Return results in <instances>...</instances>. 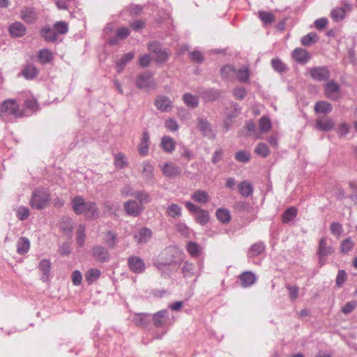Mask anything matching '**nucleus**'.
Returning <instances> with one entry per match:
<instances>
[{"instance_id": "6e6d98bb", "label": "nucleus", "mask_w": 357, "mask_h": 357, "mask_svg": "<svg viewBox=\"0 0 357 357\" xmlns=\"http://www.w3.org/2000/svg\"><path fill=\"white\" fill-rule=\"evenodd\" d=\"M16 216L20 220H26L30 215V211L28 207L20 206L16 209Z\"/></svg>"}, {"instance_id": "bb28decb", "label": "nucleus", "mask_w": 357, "mask_h": 357, "mask_svg": "<svg viewBox=\"0 0 357 357\" xmlns=\"http://www.w3.org/2000/svg\"><path fill=\"white\" fill-rule=\"evenodd\" d=\"M314 109L316 113L327 114L332 112V105L326 101L321 100L315 103Z\"/></svg>"}, {"instance_id": "0e129e2a", "label": "nucleus", "mask_w": 357, "mask_h": 357, "mask_svg": "<svg viewBox=\"0 0 357 357\" xmlns=\"http://www.w3.org/2000/svg\"><path fill=\"white\" fill-rule=\"evenodd\" d=\"M271 128V123L270 119L266 116H262L259 119V128L261 132H266Z\"/></svg>"}, {"instance_id": "e433bc0d", "label": "nucleus", "mask_w": 357, "mask_h": 357, "mask_svg": "<svg viewBox=\"0 0 357 357\" xmlns=\"http://www.w3.org/2000/svg\"><path fill=\"white\" fill-rule=\"evenodd\" d=\"M40 271L43 272V276L42 280L43 282H45L48 280L50 268H51V264L50 261L47 259H43L40 261L38 266Z\"/></svg>"}, {"instance_id": "680f3d73", "label": "nucleus", "mask_w": 357, "mask_h": 357, "mask_svg": "<svg viewBox=\"0 0 357 357\" xmlns=\"http://www.w3.org/2000/svg\"><path fill=\"white\" fill-rule=\"evenodd\" d=\"M221 75L225 79H230L236 74V69L231 66H225L221 68Z\"/></svg>"}, {"instance_id": "9b49d317", "label": "nucleus", "mask_w": 357, "mask_h": 357, "mask_svg": "<svg viewBox=\"0 0 357 357\" xmlns=\"http://www.w3.org/2000/svg\"><path fill=\"white\" fill-rule=\"evenodd\" d=\"M340 87L334 80H331L325 85L324 94L326 98L337 100L340 98Z\"/></svg>"}, {"instance_id": "49530a36", "label": "nucleus", "mask_w": 357, "mask_h": 357, "mask_svg": "<svg viewBox=\"0 0 357 357\" xmlns=\"http://www.w3.org/2000/svg\"><path fill=\"white\" fill-rule=\"evenodd\" d=\"M197 222L201 225H205L209 220V213L206 210L201 209L196 215Z\"/></svg>"}, {"instance_id": "412c9836", "label": "nucleus", "mask_w": 357, "mask_h": 357, "mask_svg": "<svg viewBox=\"0 0 357 357\" xmlns=\"http://www.w3.org/2000/svg\"><path fill=\"white\" fill-rule=\"evenodd\" d=\"M293 58L299 63H306L310 59V54L303 48H296L292 52Z\"/></svg>"}, {"instance_id": "dca6fc26", "label": "nucleus", "mask_w": 357, "mask_h": 357, "mask_svg": "<svg viewBox=\"0 0 357 357\" xmlns=\"http://www.w3.org/2000/svg\"><path fill=\"white\" fill-rule=\"evenodd\" d=\"M164 176L168 178H174L181 173V168L172 162H167L162 167Z\"/></svg>"}, {"instance_id": "37998d69", "label": "nucleus", "mask_w": 357, "mask_h": 357, "mask_svg": "<svg viewBox=\"0 0 357 357\" xmlns=\"http://www.w3.org/2000/svg\"><path fill=\"white\" fill-rule=\"evenodd\" d=\"M100 275V271L98 268H91L85 273V279L89 284L96 281Z\"/></svg>"}, {"instance_id": "5fc2aeb1", "label": "nucleus", "mask_w": 357, "mask_h": 357, "mask_svg": "<svg viewBox=\"0 0 357 357\" xmlns=\"http://www.w3.org/2000/svg\"><path fill=\"white\" fill-rule=\"evenodd\" d=\"M186 249L188 253L194 257H198L201 252L200 246L192 241L188 243Z\"/></svg>"}, {"instance_id": "473e14b6", "label": "nucleus", "mask_w": 357, "mask_h": 357, "mask_svg": "<svg viewBox=\"0 0 357 357\" xmlns=\"http://www.w3.org/2000/svg\"><path fill=\"white\" fill-rule=\"evenodd\" d=\"M161 146L167 153H172L175 149L174 139L168 136H164L161 139Z\"/></svg>"}, {"instance_id": "2f4dec72", "label": "nucleus", "mask_w": 357, "mask_h": 357, "mask_svg": "<svg viewBox=\"0 0 357 357\" xmlns=\"http://www.w3.org/2000/svg\"><path fill=\"white\" fill-rule=\"evenodd\" d=\"M30 248V242L26 237H21L17 243V251L20 255L26 253Z\"/></svg>"}, {"instance_id": "a18cd8bd", "label": "nucleus", "mask_w": 357, "mask_h": 357, "mask_svg": "<svg viewBox=\"0 0 357 357\" xmlns=\"http://www.w3.org/2000/svg\"><path fill=\"white\" fill-rule=\"evenodd\" d=\"M181 272L184 278H191L195 273V266L193 264L185 261L181 268Z\"/></svg>"}, {"instance_id": "f3484780", "label": "nucleus", "mask_w": 357, "mask_h": 357, "mask_svg": "<svg viewBox=\"0 0 357 357\" xmlns=\"http://www.w3.org/2000/svg\"><path fill=\"white\" fill-rule=\"evenodd\" d=\"M8 32L14 38H20L26 34V28L22 22H15L9 26Z\"/></svg>"}, {"instance_id": "8fccbe9b", "label": "nucleus", "mask_w": 357, "mask_h": 357, "mask_svg": "<svg viewBox=\"0 0 357 357\" xmlns=\"http://www.w3.org/2000/svg\"><path fill=\"white\" fill-rule=\"evenodd\" d=\"M117 234L112 231H107L105 233V242L109 248H114L116 245Z\"/></svg>"}, {"instance_id": "13d9d810", "label": "nucleus", "mask_w": 357, "mask_h": 357, "mask_svg": "<svg viewBox=\"0 0 357 357\" xmlns=\"http://www.w3.org/2000/svg\"><path fill=\"white\" fill-rule=\"evenodd\" d=\"M55 32L56 33V36L58 34H66L68 31V25L66 22L63 21H59L56 22L53 26Z\"/></svg>"}, {"instance_id": "79ce46f5", "label": "nucleus", "mask_w": 357, "mask_h": 357, "mask_svg": "<svg viewBox=\"0 0 357 357\" xmlns=\"http://www.w3.org/2000/svg\"><path fill=\"white\" fill-rule=\"evenodd\" d=\"M61 229L66 235H70L73 231V222L68 217L62 218V222L61 223Z\"/></svg>"}, {"instance_id": "f8f14e48", "label": "nucleus", "mask_w": 357, "mask_h": 357, "mask_svg": "<svg viewBox=\"0 0 357 357\" xmlns=\"http://www.w3.org/2000/svg\"><path fill=\"white\" fill-rule=\"evenodd\" d=\"M1 112H6L12 114L16 117L22 116V113L20 112L19 105L15 100L8 99L3 102L0 108Z\"/></svg>"}, {"instance_id": "a878e982", "label": "nucleus", "mask_w": 357, "mask_h": 357, "mask_svg": "<svg viewBox=\"0 0 357 357\" xmlns=\"http://www.w3.org/2000/svg\"><path fill=\"white\" fill-rule=\"evenodd\" d=\"M168 319V312L166 310H160L153 316V324L155 327L163 326Z\"/></svg>"}, {"instance_id": "774afa93", "label": "nucleus", "mask_w": 357, "mask_h": 357, "mask_svg": "<svg viewBox=\"0 0 357 357\" xmlns=\"http://www.w3.org/2000/svg\"><path fill=\"white\" fill-rule=\"evenodd\" d=\"M236 160L241 162H248L250 160V153L248 151H238L235 155Z\"/></svg>"}, {"instance_id": "1a4fd4ad", "label": "nucleus", "mask_w": 357, "mask_h": 357, "mask_svg": "<svg viewBox=\"0 0 357 357\" xmlns=\"http://www.w3.org/2000/svg\"><path fill=\"white\" fill-rule=\"evenodd\" d=\"M126 213L132 217H138L144 210V207L135 200L129 199L123 204Z\"/></svg>"}, {"instance_id": "6e6552de", "label": "nucleus", "mask_w": 357, "mask_h": 357, "mask_svg": "<svg viewBox=\"0 0 357 357\" xmlns=\"http://www.w3.org/2000/svg\"><path fill=\"white\" fill-rule=\"evenodd\" d=\"M334 251L335 250L332 246L327 245L326 237H322L319 240L317 255L321 266L325 263L326 257L332 255Z\"/></svg>"}, {"instance_id": "de8ad7c7", "label": "nucleus", "mask_w": 357, "mask_h": 357, "mask_svg": "<svg viewBox=\"0 0 357 357\" xmlns=\"http://www.w3.org/2000/svg\"><path fill=\"white\" fill-rule=\"evenodd\" d=\"M85 238H86V234H85V227L84 225H79L77 230V237H76V242L79 247H83L85 243Z\"/></svg>"}, {"instance_id": "c03bdc74", "label": "nucleus", "mask_w": 357, "mask_h": 357, "mask_svg": "<svg viewBox=\"0 0 357 357\" xmlns=\"http://www.w3.org/2000/svg\"><path fill=\"white\" fill-rule=\"evenodd\" d=\"M318 40L317 33L310 32L307 35L303 36L301 39V43L304 46H310L312 43Z\"/></svg>"}, {"instance_id": "7c9ffc66", "label": "nucleus", "mask_w": 357, "mask_h": 357, "mask_svg": "<svg viewBox=\"0 0 357 357\" xmlns=\"http://www.w3.org/2000/svg\"><path fill=\"white\" fill-rule=\"evenodd\" d=\"M149 317L147 313H137L133 317V322L137 326L144 327L149 324Z\"/></svg>"}, {"instance_id": "4c0bfd02", "label": "nucleus", "mask_w": 357, "mask_h": 357, "mask_svg": "<svg viewBox=\"0 0 357 357\" xmlns=\"http://www.w3.org/2000/svg\"><path fill=\"white\" fill-rule=\"evenodd\" d=\"M236 78L240 82L247 83L250 79V71L248 68H241L236 70Z\"/></svg>"}, {"instance_id": "39448f33", "label": "nucleus", "mask_w": 357, "mask_h": 357, "mask_svg": "<svg viewBox=\"0 0 357 357\" xmlns=\"http://www.w3.org/2000/svg\"><path fill=\"white\" fill-rule=\"evenodd\" d=\"M147 49L155 54V60L157 63L166 62L171 55V53L163 49L161 43L156 40L150 42L147 45Z\"/></svg>"}, {"instance_id": "0eeeda50", "label": "nucleus", "mask_w": 357, "mask_h": 357, "mask_svg": "<svg viewBox=\"0 0 357 357\" xmlns=\"http://www.w3.org/2000/svg\"><path fill=\"white\" fill-rule=\"evenodd\" d=\"M308 70L310 77L315 81H327L331 77L330 70L326 66L314 67Z\"/></svg>"}, {"instance_id": "4be33fe9", "label": "nucleus", "mask_w": 357, "mask_h": 357, "mask_svg": "<svg viewBox=\"0 0 357 357\" xmlns=\"http://www.w3.org/2000/svg\"><path fill=\"white\" fill-rule=\"evenodd\" d=\"M150 137L147 131L143 132L141 142L138 145V151L142 156H146L149 153Z\"/></svg>"}, {"instance_id": "c9c22d12", "label": "nucleus", "mask_w": 357, "mask_h": 357, "mask_svg": "<svg viewBox=\"0 0 357 357\" xmlns=\"http://www.w3.org/2000/svg\"><path fill=\"white\" fill-rule=\"evenodd\" d=\"M133 197L138 201V203L143 206L144 204H148L151 202V199L150 195L142 190H137L133 192Z\"/></svg>"}, {"instance_id": "58836bf2", "label": "nucleus", "mask_w": 357, "mask_h": 357, "mask_svg": "<svg viewBox=\"0 0 357 357\" xmlns=\"http://www.w3.org/2000/svg\"><path fill=\"white\" fill-rule=\"evenodd\" d=\"M182 208L177 204H172L167 208L166 213L167 214L173 218H179L181 216Z\"/></svg>"}, {"instance_id": "72a5a7b5", "label": "nucleus", "mask_w": 357, "mask_h": 357, "mask_svg": "<svg viewBox=\"0 0 357 357\" xmlns=\"http://www.w3.org/2000/svg\"><path fill=\"white\" fill-rule=\"evenodd\" d=\"M183 100L187 106L192 108H196L199 105L198 97L190 93L183 94Z\"/></svg>"}, {"instance_id": "e2e57ef3", "label": "nucleus", "mask_w": 357, "mask_h": 357, "mask_svg": "<svg viewBox=\"0 0 357 357\" xmlns=\"http://www.w3.org/2000/svg\"><path fill=\"white\" fill-rule=\"evenodd\" d=\"M38 58L43 63L50 62L52 59V53L47 49L40 50L38 52Z\"/></svg>"}, {"instance_id": "6ab92c4d", "label": "nucleus", "mask_w": 357, "mask_h": 357, "mask_svg": "<svg viewBox=\"0 0 357 357\" xmlns=\"http://www.w3.org/2000/svg\"><path fill=\"white\" fill-rule=\"evenodd\" d=\"M152 236V231L147 227H142L134 235V238L138 244L147 243Z\"/></svg>"}, {"instance_id": "3c124183", "label": "nucleus", "mask_w": 357, "mask_h": 357, "mask_svg": "<svg viewBox=\"0 0 357 357\" xmlns=\"http://www.w3.org/2000/svg\"><path fill=\"white\" fill-rule=\"evenodd\" d=\"M297 215V209L295 207L287 208L282 215V221L287 223L294 220Z\"/></svg>"}, {"instance_id": "f257e3e1", "label": "nucleus", "mask_w": 357, "mask_h": 357, "mask_svg": "<svg viewBox=\"0 0 357 357\" xmlns=\"http://www.w3.org/2000/svg\"><path fill=\"white\" fill-rule=\"evenodd\" d=\"M72 208L76 215L84 213L86 216L91 218H98L99 217V210L96 202H86L82 196H75L71 201Z\"/></svg>"}, {"instance_id": "f704fd0d", "label": "nucleus", "mask_w": 357, "mask_h": 357, "mask_svg": "<svg viewBox=\"0 0 357 357\" xmlns=\"http://www.w3.org/2000/svg\"><path fill=\"white\" fill-rule=\"evenodd\" d=\"M192 199L196 202L205 204L209 201V196L206 191L198 190L192 194Z\"/></svg>"}, {"instance_id": "9d476101", "label": "nucleus", "mask_w": 357, "mask_h": 357, "mask_svg": "<svg viewBox=\"0 0 357 357\" xmlns=\"http://www.w3.org/2000/svg\"><path fill=\"white\" fill-rule=\"evenodd\" d=\"M91 252L92 256L97 261L105 263L109 261L110 259L109 252L106 248L102 245H93L91 249Z\"/></svg>"}, {"instance_id": "a211bd4d", "label": "nucleus", "mask_w": 357, "mask_h": 357, "mask_svg": "<svg viewBox=\"0 0 357 357\" xmlns=\"http://www.w3.org/2000/svg\"><path fill=\"white\" fill-rule=\"evenodd\" d=\"M334 126V121L330 118L319 117L315 121V128L321 131H330Z\"/></svg>"}, {"instance_id": "ea45409f", "label": "nucleus", "mask_w": 357, "mask_h": 357, "mask_svg": "<svg viewBox=\"0 0 357 357\" xmlns=\"http://www.w3.org/2000/svg\"><path fill=\"white\" fill-rule=\"evenodd\" d=\"M38 71L35 66L26 65L22 71V74L26 79H33L37 76Z\"/></svg>"}, {"instance_id": "5701e85b", "label": "nucleus", "mask_w": 357, "mask_h": 357, "mask_svg": "<svg viewBox=\"0 0 357 357\" xmlns=\"http://www.w3.org/2000/svg\"><path fill=\"white\" fill-rule=\"evenodd\" d=\"M40 33L41 37L47 42H54L57 40L58 36H56L54 27H51L50 25L43 26Z\"/></svg>"}, {"instance_id": "4468645a", "label": "nucleus", "mask_w": 357, "mask_h": 357, "mask_svg": "<svg viewBox=\"0 0 357 357\" xmlns=\"http://www.w3.org/2000/svg\"><path fill=\"white\" fill-rule=\"evenodd\" d=\"M21 19L27 24L35 23L38 19V15L33 8L25 7L20 11Z\"/></svg>"}, {"instance_id": "20e7f679", "label": "nucleus", "mask_w": 357, "mask_h": 357, "mask_svg": "<svg viewBox=\"0 0 357 357\" xmlns=\"http://www.w3.org/2000/svg\"><path fill=\"white\" fill-rule=\"evenodd\" d=\"M135 86L137 89L146 91L155 89L156 84L153 78V73L151 71L139 73L135 79Z\"/></svg>"}, {"instance_id": "864d4df0", "label": "nucleus", "mask_w": 357, "mask_h": 357, "mask_svg": "<svg viewBox=\"0 0 357 357\" xmlns=\"http://www.w3.org/2000/svg\"><path fill=\"white\" fill-rule=\"evenodd\" d=\"M255 152L262 158H266L270 155V150L264 143H259L255 149Z\"/></svg>"}, {"instance_id": "393cba45", "label": "nucleus", "mask_w": 357, "mask_h": 357, "mask_svg": "<svg viewBox=\"0 0 357 357\" xmlns=\"http://www.w3.org/2000/svg\"><path fill=\"white\" fill-rule=\"evenodd\" d=\"M200 96L206 101V102H212L217 100L220 93L218 90L214 89H204L202 91H199Z\"/></svg>"}, {"instance_id": "338daca9", "label": "nucleus", "mask_w": 357, "mask_h": 357, "mask_svg": "<svg viewBox=\"0 0 357 357\" xmlns=\"http://www.w3.org/2000/svg\"><path fill=\"white\" fill-rule=\"evenodd\" d=\"M330 230L332 234L335 236L337 238H340L343 233L342 226L339 222H333L331 225Z\"/></svg>"}, {"instance_id": "c756f323", "label": "nucleus", "mask_w": 357, "mask_h": 357, "mask_svg": "<svg viewBox=\"0 0 357 357\" xmlns=\"http://www.w3.org/2000/svg\"><path fill=\"white\" fill-rule=\"evenodd\" d=\"M265 250V245L263 242H258L251 245L248 252V257H254L261 255Z\"/></svg>"}, {"instance_id": "603ef678", "label": "nucleus", "mask_w": 357, "mask_h": 357, "mask_svg": "<svg viewBox=\"0 0 357 357\" xmlns=\"http://www.w3.org/2000/svg\"><path fill=\"white\" fill-rule=\"evenodd\" d=\"M271 65L275 71L282 73L287 70V66L279 59H273L271 61Z\"/></svg>"}, {"instance_id": "09e8293b", "label": "nucleus", "mask_w": 357, "mask_h": 357, "mask_svg": "<svg viewBox=\"0 0 357 357\" xmlns=\"http://www.w3.org/2000/svg\"><path fill=\"white\" fill-rule=\"evenodd\" d=\"M354 245L355 243L351 238H347L341 242L340 248V252L343 254H347L354 248Z\"/></svg>"}, {"instance_id": "bf43d9fd", "label": "nucleus", "mask_w": 357, "mask_h": 357, "mask_svg": "<svg viewBox=\"0 0 357 357\" xmlns=\"http://www.w3.org/2000/svg\"><path fill=\"white\" fill-rule=\"evenodd\" d=\"M234 208L240 213H250L252 207L246 202H238L234 204Z\"/></svg>"}, {"instance_id": "a19ab883", "label": "nucleus", "mask_w": 357, "mask_h": 357, "mask_svg": "<svg viewBox=\"0 0 357 357\" xmlns=\"http://www.w3.org/2000/svg\"><path fill=\"white\" fill-rule=\"evenodd\" d=\"M216 217L220 222L224 224L229 222L231 220L229 210L222 208L216 211Z\"/></svg>"}, {"instance_id": "aec40b11", "label": "nucleus", "mask_w": 357, "mask_h": 357, "mask_svg": "<svg viewBox=\"0 0 357 357\" xmlns=\"http://www.w3.org/2000/svg\"><path fill=\"white\" fill-rule=\"evenodd\" d=\"M197 128L204 136L210 137L211 135H214L212 131L211 125L206 118H197Z\"/></svg>"}, {"instance_id": "4d7b16f0", "label": "nucleus", "mask_w": 357, "mask_h": 357, "mask_svg": "<svg viewBox=\"0 0 357 357\" xmlns=\"http://www.w3.org/2000/svg\"><path fill=\"white\" fill-rule=\"evenodd\" d=\"M258 16L265 24H271L275 21V16L270 12L259 11Z\"/></svg>"}, {"instance_id": "ddd939ff", "label": "nucleus", "mask_w": 357, "mask_h": 357, "mask_svg": "<svg viewBox=\"0 0 357 357\" xmlns=\"http://www.w3.org/2000/svg\"><path fill=\"white\" fill-rule=\"evenodd\" d=\"M141 176L143 179L146 182H151L154 178V167L153 165L148 160L144 161L139 168Z\"/></svg>"}, {"instance_id": "69168bd1", "label": "nucleus", "mask_w": 357, "mask_h": 357, "mask_svg": "<svg viewBox=\"0 0 357 357\" xmlns=\"http://www.w3.org/2000/svg\"><path fill=\"white\" fill-rule=\"evenodd\" d=\"M331 15L332 18L334 20H335L336 22L341 21L344 17L345 10L342 8H337L333 9L331 11Z\"/></svg>"}, {"instance_id": "f03ea898", "label": "nucleus", "mask_w": 357, "mask_h": 357, "mask_svg": "<svg viewBox=\"0 0 357 357\" xmlns=\"http://www.w3.org/2000/svg\"><path fill=\"white\" fill-rule=\"evenodd\" d=\"M50 199V191L48 188H38L33 191L29 204L32 208L42 210L48 206Z\"/></svg>"}, {"instance_id": "c85d7f7f", "label": "nucleus", "mask_w": 357, "mask_h": 357, "mask_svg": "<svg viewBox=\"0 0 357 357\" xmlns=\"http://www.w3.org/2000/svg\"><path fill=\"white\" fill-rule=\"evenodd\" d=\"M135 56L132 52L125 54L121 59L116 62V68L118 73H121L123 70L126 65L130 62Z\"/></svg>"}, {"instance_id": "7ed1b4c3", "label": "nucleus", "mask_w": 357, "mask_h": 357, "mask_svg": "<svg viewBox=\"0 0 357 357\" xmlns=\"http://www.w3.org/2000/svg\"><path fill=\"white\" fill-rule=\"evenodd\" d=\"M174 265H176V262L174 259L173 250L171 249L165 250L155 263L156 268L164 276L168 275L167 271H170L169 267Z\"/></svg>"}, {"instance_id": "b1692460", "label": "nucleus", "mask_w": 357, "mask_h": 357, "mask_svg": "<svg viewBox=\"0 0 357 357\" xmlns=\"http://www.w3.org/2000/svg\"><path fill=\"white\" fill-rule=\"evenodd\" d=\"M155 105L158 109L162 112H167L172 108V102L167 97L159 96L155 100Z\"/></svg>"}, {"instance_id": "2eb2a0df", "label": "nucleus", "mask_w": 357, "mask_h": 357, "mask_svg": "<svg viewBox=\"0 0 357 357\" xmlns=\"http://www.w3.org/2000/svg\"><path fill=\"white\" fill-rule=\"evenodd\" d=\"M238 280L242 287L248 288L256 282L257 276L252 271H245L238 276Z\"/></svg>"}, {"instance_id": "423d86ee", "label": "nucleus", "mask_w": 357, "mask_h": 357, "mask_svg": "<svg viewBox=\"0 0 357 357\" xmlns=\"http://www.w3.org/2000/svg\"><path fill=\"white\" fill-rule=\"evenodd\" d=\"M128 267L135 274L143 273L146 270L144 261L139 257L131 255L128 258Z\"/></svg>"}, {"instance_id": "052dcab7", "label": "nucleus", "mask_w": 357, "mask_h": 357, "mask_svg": "<svg viewBox=\"0 0 357 357\" xmlns=\"http://www.w3.org/2000/svg\"><path fill=\"white\" fill-rule=\"evenodd\" d=\"M126 157L123 153H117L114 157V165L116 168L123 169L128 165V162L125 160Z\"/></svg>"}, {"instance_id": "cd10ccee", "label": "nucleus", "mask_w": 357, "mask_h": 357, "mask_svg": "<svg viewBox=\"0 0 357 357\" xmlns=\"http://www.w3.org/2000/svg\"><path fill=\"white\" fill-rule=\"evenodd\" d=\"M239 193L245 197H250L253 193V186L248 181H243L241 182L238 185Z\"/></svg>"}]
</instances>
